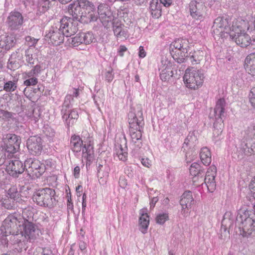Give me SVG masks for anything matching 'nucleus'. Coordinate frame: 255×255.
<instances>
[{"instance_id": "4be33fe9", "label": "nucleus", "mask_w": 255, "mask_h": 255, "mask_svg": "<svg viewBox=\"0 0 255 255\" xmlns=\"http://www.w3.org/2000/svg\"><path fill=\"white\" fill-rule=\"evenodd\" d=\"M98 13L103 25H106L113 20V13L107 4H100L98 7Z\"/></svg>"}, {"instance_id": "37998d69", "label": "nucleus", "mask_w": 255, "mask_h": 255, "mask_svg": "<svg viewBox=\"0 0 255 255\" xmlns=\"http://www.w3.org/2000/svg\"><path fill=\"white\" fill-rule=\"evenodd\" d=\"M83 43L89 44L95 39L93 34L91 32H80Z\"/></svg>"}, {"instance_id": "f8f14e48", "label": "nucleus", "mask_w": 255, "mask_h": 255, "mask_svg": "<svg viewBox=\"0 0 255 255\" xmlns=\"http://www.w3.org/2000/svg\"><path fill=\"white\" fill-rule=\"evenodd\" d=\"M191 16L196 20H203L206 14L207 7L203 0H192L189 3Z\"/></svg>"}, {"instance_id": "bf43d9fd", "label": "nucleus", "mask_w": 255, "mask_h": 255, "mask_svg": "<svg viewBox=\"0 0 255 255\" xmlns=\"http://www.w3.org/2000/svg\"><path fill=\"white\" fill-rule=\"evenodd\" d=\"M38 82V79L36 77L28 78L24 82V84L26 86L35 85Z\"/></svg>"}, {"instance_id": "c03bdc74", "label": "nucleus", "mask_w": 255, "mask_h": 255, "mask_svg": "<svg viewBox=\"0 0 255 255\" xmlns=\"http://www.w3.org/2000/svg\"><path fill=\"white\" fill-rule=\"evenodd\" d=\"M149 217L147 218L145 217H140L139 219L140 230L141 232L145 234L146 232L147 228L149 225Z\"/></svg>"}, {"instance_id": "774afa93", "label": "nucleus", "mask_w": 255, "mask_h": 255, "mask_svg": "<svg viewBox=\"0 0 255 255\" xmlns=\"http://www.w3.org/2000/svg\"><path fill=\"white\" fill-rule=\"evenodd\" d=\"M41 69V67L40 65L36 64L35 66L33 67V68L31 69L32 72L37 76L40 73Z\"/></svg>"}, {"instance_id": "69168bd1", "label": "nucleus", "mask_w": 255, "mask_h": 255, "mask_svg": "<svg viewBox=\"0 0 255 255\" xmlns=\"http://www.w3.org/2000/svg\"><path fill=\"white\" fill-rule=\"evenodd\" d=\"M153 17L158 18L161 15V9L150 10Z\"/></svg>"}, {"instance_id": "8fccbe9b", "label": "nucleus", "mask_w": 255, "mask_h": 255, "mask_svg": "<svg viewBox=\"0 0 255 255\" xmlns=\"http://www.w3.org/2000/svg\"><path fill=\"white\" fill-rule=\"evenodd\" d=\"M25 44L29 46L28 48H32V47L35 46L39 39L30 36H27L25 37Z\"/></svg>"}, {"instance_id": "7ed1b4c3", "label": "nucleus", "mask_w": 255, "mask_h": 255, "mask_svg": "<svg viewBox=\"0 0 255 255\" xmlns=\"http://www.w3.org/2000/svg\"><path fill=\"white\" fill-rule=\"evenodd\" d=\"M232 28L230 37L235 41L237 45L242 47H246L250 44L255 46V43L253 44L255 39L252 40L250 35L245 32L246 30L249 28L247 21L241 18L237 19L233 22Z\"/></svg>"}, {"instance_id": "052dcab7", "label": "nucleus", "mask_w": 255, "mask_h": 255, "mask_svg": "<svg viewBox=\"0 0 255 255\" xmlns=\"http://www.w3.org/2000/svg\"><path fill=\"white\" fill-rule=\"evenodd\" d=\"M113 69H110L105 73V79L108 82H111L114 79V75L113 73Z\"/></svg>"}, {"instance_id": "a211bd4d", "label": "nucleus", "mask_w": 255, "mask_h": 255, "mask_svg": "<svg viewBox=\"0 0 255 255\" xmlns=\"http://www.w3.org/2000/svg\"><path fill=\"white\" fill-rule=\"evenodd\" d=\"M6 163V171L13 177H18L24 171V165L19 160L7 159Z\"/></svg>"}, {"instance_id": "f3484780", "label": "nucleus", "mask_w": 255, "mask_h": 255, "mask_svg": "<svg viewBox=\"0 0 255 255\" xmlns=\"http://www.w3.org/2000/svg\"><path fill=\"white\" fill-rule=\"evenodd\" d=\"M29 152L33 155H40L43 149V141L39 136H31L26 142Z\"/></svg>"}, {"instance_id": "ea45409f", "label": "nucleus", "mask_w": 255, "mask_h": 255, "mask_svg": "<svg viewBox=\"0 0 255 255\" xmlns=\"http://www.w3.org/2000/svg\"><path fill=\"white\" fill-rule=\"evenodd\" d=\"M118 147L119 149H117L116 154L119 159L123 161H126L128 157V149L126 143H125V147H123L121 144L118 145Z\"/></svg>"}, {"instance_id": "49530a36", "label": "nucleus", "mask_w": 255, "mask_h": 255, "mask_svg": "<svg viewBox=\"0 0 255 255\" xmlns=\"http://www.w3.org/2000/svg\"><path fill=\"white\" fill-rule=\"evenodd\" d=\"M14 115H15V114L0 109V119L4 121H9L10 119L13 118Z\"/></svg>"}, {"instance_id": "f03ea898", "label": "nucleus", "mask_w": 255, "mask_h": 255, "mask_svg": "<svg viewBox=\"0 0 255 255\" xmlns=\"http://www.w3.org/2000/svg\"><path fill=\"white\" fill-rule=\"evenodd\" d=\"M129 134L131 141L139 148L142 146L141 130L144 126L142 112L140 107L135 111H130L128 115Z\"/></svg>"}, {"instance_id": "412c9836", "label": "nucleus", "mask_w": 255, "mask_h": 255, "mask_svg": "<svg viewBox=\"0 0 255 255\" xmlns=\"http://www.w3.org/2000/svg\"><path fill=\"white\" fill-rule=\"evenodd\" d=\"M216 167L212 165L208 169L205 177H203L204 184L210 192H213L216 189L215 178L216 176Z\"/></svg>"}, {"instance_id": "58836bf2", "label": "nucleus", "mask_w": 255, "mask_h": 255, "mask_svg": "<svg viewBox=\"0 0 255 255\" xmlns=\"http://www.w3.org/2000/svg\"><path fill=\"white\" fill-rule=\"evenodd\" d=\"M32 48H28L25 51V60L31 66H33L37 61V59L35 55L32 54Z\"/></svg>"}, {"instance_id": "a19ab883", "label": "nucleus", "mask_w": 255, "mask_h": 255, "mask_svg": "<svg viewBox=\"0 0 255 255\" xmlns=\"http://www.w3.org/2000/svg\"><path fill=\"white\" fill-rule=\"evenodd\" d=\"M22 215L23 219L24 220L23 223H26V222H32L33 213L31 211V207H28L24 209L22 211Z\"/></svg>"}, {"instance_id": "473e14b6", "label": "nucleus", "mask_w": 255, "mask_h": 255, "mask_svg": "<svg viewBox=\"0 0 255 255\" xmlns=\"http://www.w3.org/2000/svg\"><path fill=\"white\" fill-rule=\"evenodd\" d=\"M188 47V41L186 39H178L174 41L170 46L171 50L177 51V50L183 49Z\"/></svg>"}, {"instance_id": "864d4df0", "label": "nucleus", "mask_w": 255, "mask_h": 255, "mask_svg": "<svg viewBox=\"0 0 255 255\" xmlns=\"http://www.w3.org/2000/svg\"><path fill=\"white\" fill-rule=\"evenodd\" d=\"M62 118L65 120L66 124L68 127V122L70 121L71 116L70 115V110L62 109Z\"/></svg>"}, {"instance_id": "72a5a7b5", "label": "nucleus", "mask_w": 255, "mask_h": 255, "mask_svg": "<svg viewBox=\"0 0 255 255\" xmlns=\"http://www.w3.org/2000/svg\"><path fill=\"white\" fill-rule=\"evenodd\" d=\"M190 173L192 176H200V182L203 181L204 171L201 168L199 164L194 162L191 164L190 168Z\"/></svg>"}, {"instance_id": "f257e3e1", "label": "nucleus", "mask_w": 255, "mask_h": 255, "mask_svg": "<svg viewBox=\"0 0 255 255\" xmlns=\"http://www.w3.org/2000/svg\"><path fill=\"white\" fill-rule=\"evenodd\" d=\"M23 231L10 237V241L15 246V249L18 252L23 250H26L28 248V242L34 241L39 237L40 231L36 225L32 222L23 223Z\"/></svg>"}, {"instance_id": "0eeeda50", "label": "nucleus", "mask_w": 255, "mask_h": 255, "mask_svg": "<svg viewBox=\"0 0 255 255\" xmlns=\"http://www.w3.org/2000/svg\"><path fill=\"white\" fill-rule=\"evenodd\" d=\"M248 213L240 211L237 216V223L241 230V234L248 237L255 231V216H248Z\"/></svg>"}, {"instance_id": "dca6fc26", "label": "nucleus", "mask_w": 255, "mask_h": 255, "mask_svg": "<svg viewBox=\"0 0 255 255\" xmlns=\"http://www.w3.org/2000/svg\"><path fill=\"white\" fill-rule=\"evenodd\" d=\"M24 21V17L22 13L14 10L9 13L6 22L10 30H15L21 27Z\"/></svg>"}, {"instance_id": "ddd939ff", "label": "nucleus", "mask_w": 255, "mask_h": 255, "mask_svg": "<svg viewBox=\"0 0 255 255\" xmlns=\"http://www.w3.org/2000/svg\"><path fill=\"white\" fill-rule=\"evenodd\" d=\"M15 214H10L3 221L0 230L3 233V235L7 236L9 235H15L17 227L20 226L19 220Z\"/></svg>"}, {"instance_id": "de8ad7c7", "label": "nucleus", "mask_w": 255, "mask_h": 255, "mask_svg": "<svg viewBox=\"0 0 255 255\" xmlns=\"http://www.w3.org/2000/svg\"><path fill=\"white\" fill-rule=\"evenodd\" d=\"M43 132L45 136L48 137L50 140L55 136V134L54 130L48 126L44 127Z\"/></svg>"}, {"instance_id": "1a4fd4ad", "label": "nucleus", "mask_w": 255, "mask_h": 255, "mask_svg": "<svg viewBox=\"0 0 255 255\" xmlns=\"http://www.w3.org/2000/svg\"><path fill=\"white\" fill-rule=\"evenodd\" d=\"M92 6L93 3L87 0H77L68 6V11L72 19L81 22L85 10L93 8Z\"/></svg>"}, {"instance_id": "423d86ee", "label": "nucleus", "mask_w": 255, "mask_h": 255, "mask_svg": "<svg viewBox=\"0 0 255 255\" xmlns=\"http://www.w3.org/2000/svg\"><path fill=\"white\" fill-rule=\"evenodd\" d=\"M204 79L205 76L203 71L193 67L187 68L183 76V80L186 87L194 90H196L202 86Z\"/></svg>"}, {"instance_id": "680f3d73", "label": "nucleus", "mask_w": 255, "mask_h": 255, "mask_svg": "<svg viewBox=\"0 0 255 255\" xmlns=\"http://www.w3.org/2000/svg\"><path fill=\"white\" fill-rule=\"evenodd\" d=\"M67 210L68 213L71 212V213H74V205L72 202V198L70 197L68 198V200L67 201Z\"/></svg>"}, {"instance_id": "bb28decb", "label": "nucleus", "mask_w": 255, "mask_h": 255, "mask_svg": "<svg viewBox=\"0 0 255 255\" xmlns=\"http://www.w3.org/2000/svg\"><path fill=\"white\" fill-rule=\"evenodd\" d=\"M245 68L249 74L255 75V52L250 54L246 58Z\"/></svg>"}, {"instance_id": "2f4dec72", "label": "nucleus", "mask_w": 255, "mask_h": 255, "mask_svg": "<svg viewBox=\"0 0 255 255\" xmlns=\"http://www.w3.org/2000/svg\"><path fill=\"white\" fill-rule=\"evenodd\" d=\"M200 156L201 161L204 165L208 166L211 163L212 161L211 153L209 148L207 147L201 148Z\"/></svg>"}, {"instance_id": "5701e85b", "label": "nucleus", "mask_w": 255, "mask_h": 255, "mask_svg": "<svg viewBox=\"0 0 255 255\" xmlns=\"http://www.w3.org/2000/svg\"><path fill=\"white\" fill-rule=\"evenodd\" d=\"M162 65L159 70L160 71V78L162 81H167L172 77L173 73L170 63L167 61H161Z\"/></svg>"}, {"instance_id": "603ef678", "label": "nucleus", "mask_w": 255, "mask_h": 255, "mask_svg": "<svg viewBox=\"0 0 255 255\" xmlns=\"http://www.w3.org/2000/svg\"><path fill=\"white\" fill-rule=\"evenodd\" d=\"M168 219L167 213H162L158 214L156 218V222L159 224H163Z\"/></svg>"}, {"instance_id": "7c9ffc66", "label": "nucleus", "mask_w": 255, "mask_h": 255, "mask_svg": "<svg viewBox=\"0 0 255 255\" xmlns=\"http://www.w3.org/2000/svg\"><path fill=\"white\" fill-rule=\"evenodd\" d=\"M187 48L185 50H177V51L171 50V54L172 55L173 59L178 63H182L186 62V59L187 56Z\"/></svg>"}, {"instance_id": "393cba45", "label": "nucleus", "mask_w": 255, "mask_h": 255, "mask_svg": "<svg viewBox=\"0 0 255 255\" xmlns=\"http://www.w3.org/2000/svg\"><path fill=\"white\" fill-rule=\"evenodd\" d=\"M228 25V20L226 18L218 17L215 19L212 26L213 32L215 34L220 35L224 31Z\"/></svg>"}, {"instance_id": "2eb2a0df", "label": "nucleus", "mask_w": 255, "mask_h": 255, "mask_svg": "<svg viewBox=\"0 0 255 255\" xmlns=\"http://www.w3.org/2000/svg\"><path fill=\"white\" fill-rule=\"evenodd\" d=\"M4 143V150L10 153H14L19 148L21 138L19 136L13 133H7L3 136Z\"/></svg>"}, {"instance_id": "338daca9", "label": "nucleus", "mask_w": 255, "mask_h": 255, "mask_svg": "<svg viewBox=\"0 0 255 255\" xmlns=\"http://www.w3.org/2000/svg\"><path fill=\"white\" fill-rule=\"evenodd\" d=\"M70 94L68 95H71L72 97H77L79 95V88H72L69 90Z\"/></svg>"}, {"instance_id": "c756f323", "label": "nucleus", "mask_w": 255, "mask_h": 255, "mask_svg": "<svg viewBox=\"0 0 255 255\" xmlns=\"http://www.w3.org/2000/svg\"><path fill=\"white\" fill-rule=\"evenodd\" d=\"M93 8L89 10H85L83 18H82L81 22L88 23L92 21H96L99 17L98 13L95 11V6L93 3Z\"/></svg>"}, {"instance_id": "4c0bfd02", "label": "nucleus", "mask_w": 255, "mask_h": 255, "mask_svg": "<svg viewBox=\"0 0 255 255\" xmlns=\"http://www.w3.org/2000/svg\"><path fill=\"white\" fill-rule=\"evenodd\" d=\"M97 175L99 178V181L101 184L104 185L107 181V179L109 176V168L105 166L104 169H99L97 171Z\"/></svg>"}, {"instance_id": "9b49d317", "label": "nucleus", "mask_w": 255, "mask_h": 255, "mask_svg": "<svg viewBox=\"0 0 255 255\" xmlns=\"http://www.w3.org/2000/svg\"><path fill=\"white\" fill-rule=\"evenodd\" d=\"M45 169V166L36 158H28L24 162V170L31 179L39 177Z\"/></svg>"}, {"instance_id": "13d9d810", "label": "nucleus", "mask_w": 255, "mask_h": 255, "mask_svg": "<svg viewBox=\"0 0 255 255\" xmlns=\"http://www.w3.org/2000/svg\"><path fill=\"white\" fill-rule=\"evenodd\" d=\"M249 99L252 106L255 109V87L251 89L249 94Z\"/></svg>"}, {"instance_id": "e2e57ef3", "label": "nucleus", "mask_w": 255, "mask_h": 255, "mask_svg": "<svg viewBox=\"0 0 255 255\" xmlns=\"http://www.w3.org/2000/svg\"><path fill=\"white\" fill-rule=\"evenodd\" d=\"M249 188L251 191V193L253 196V198H255V177L252 180Z\"/></svg>"}, {"instance_id": "20e7f679", "label": "nucleus", "mask_w": 255, "mask_h": 255, "mask_svg": "<svg viewBox=\"0 0 255 255\" xmlns=\"http://www.w3.org/2000/svg\"><path fill=\"white\" fill-rule=\"evenodd\" d=\"M70 148L76 156L82 155L83 158L90 162L94 157L93 146L83 142L79 135L74 134L70 138Z\"/></svg>"}, {"instance_id": "aec40b11", "label": "nucleus", "mask_w": 255, "mask_h": 255, "mask_svg": "<svg viewBox=\"0 0 255 255\" xmlns=\"http://www.w3.org/2000/svg\"><path fill=\"white\" fill-rule=\"evenodd\" d=\"M193 202L192 193L189 191L184 192L180 200V205L181 206V214L183 217H186L189 215Z\"/></svg>"}, {"instance_id": "4468645a", "label": "nucleus", "mask_w": 255, "mask_h": 255, "mask_svg": "<svg viewBox=\"0 0 255 255\" xmlns=\"http://www.w3.org/2000/svg\"><path fill=\"white\" fill-rule=\"evenodd\" d=\"M66 37H70L78 30V21L71 17L64 16L58 23Z\"/></svg>"}, {"instance_id": "f704fd0d", "label": "nucleus", "mask_w": 255, "mask_h": 255, "mask_svg": "<svg viewBox=\"0 0 255 255\" xmlns=\"http://www.w3.org/2000/svg\"><path fill=\"white\" fill-rule=\"evenodd\" d=\"M201 53L203 52L199 51H194L193 53L190 52L189 55L187 54L186 62H190L192 64L199 63L203 57L202 55L200 54Z\"/></svg>"}, {"instance_id": "39448f33", "label": "nucleus", "mask_w": 255, "mask_h": 255, "mask_svg": "<svg viewBox=\"0 0 255 255\" xmlns=\"http://www.w3.org/2000/svg\"><path fill=\"white\" fill-rule=\"evenodd\" d=\"M55 191L50 188H44L36 190L33 194L32 200L38 206L52 208L57 203Z\"/></svg>"}, {"instance_id": "9d476101", "label": "nucleus", "mask_w": 255, "mask_h": 255, "mask_svg": "<svg viewBox=\"0 0 255 255\" xmlns=\"http://www.w3.org/2000/svg\"><path fill=\"white\" fill-rule=\"evenodd\" d=\"M241 143V150L246 155L255 153V123L248 128Z\"/></svg>"}, {"instance_id": "3c124183", "label": "nucleus", "mask_w": 255, "mask_h": 255, "mask_svg": "<svg viewBox=\"0 0 255 255\" xmlns=\"http://www.w3.org/2000/svg\"><path fill=\"white\" fill-rule=\"evenodd\" d=\"M70 115L71 116V119L70 121L68 122V128L73 125L75 120L78 117V112L74 110H70Z\"/></svg>"}, {"instance_id": "6e6d98bb", "label": "nucleus", "mask_w": 255, "mask_h": 255, "mask_svg": "<svg viewBox=\"0 0 255 255\" xmlns=\"http://www.w3.org/2000/svg\"><path fill=\"white\" fill-rule=\"evenodd\" d=\"M5 152L4 149L0 146V166L7 162V159L6 158Z\"/></svg>"}, {"instance_id": "4d7b16f0", "label": "nucleus", "mask_w": 255, "mask_h": 255, "mask_svg": "<svg viewBox=\"0 0 255 255\" xmlns=\"http://www.w3.org/2000/svg\"><path fill=\"white\" fill-rule=\"evenodd\" d=\"M150 10L161 9V3L158 0H152L150 3Z\"/></svg>"}, {"instance_id": "6e6552de", "label": "nucleus", "mask_w": 255, "mask_h": 255, "mask_svg": "<svg viewBox=\"0 0 255 255\" xmlns=\"http://www.w3.org/2000/svg\"><path fill=\"white\" fill-rule=\"evenodd\" d=\"M226 101L224 99H219L213 110V115L210 114L211 118H214L215 121L214 123L213 134L215 136H218L222 132L224 128L222 117L225 113V107Z\"/></svg>"}, {"instance_id": "b1692460", "label": "nucleus", "mask_w": 255, "mask_h": 255, "mask_svg": "<svg viewBox=\"0 0 255 255\" xmlns=\"http://www.w3.org/2000/svg\"><path fill=\"white\" fill-rule=\"evenodd\" d=\"M22 59V54L19 52V49L13 52L8 59L7 64V68L11 70L18 69L21 65Z\"/></svg>"}, {"instance_id": "a878e982", "label": "nucleus", "mask_w": 255, "mask_h": 255, "mask_svg": "<svg viewBox=\"0 0 255 255\" xmlns=\"http://www.w3.org/2000/svg\"><path fill=\"white\" fill-rule=\"evenodd\" d=\"M198 143L197 136L193 132H189L187 137L185 138L184 142L182 146L184 151L186 152V154L189 149L195 150L196 149V145Z\"/></svg>"}, {"instance_id": "c9c22d12", "label": "nucleus", "mask_w": 255, "mask_h": 255, "mask_svg": "<svg viewBox=\"0 0 255 255\" xmlns=\"http://www.w3.org/2000/svg\"><path fill=\"white\" fill-rule=\"evenodd\" d=\"M124 25L117 23L113 25V31L115 35L118 38H125L127 35V31L124 28Z\"/></svg>"}, {"instance_id": "5fc2aeb1", "label": "nucleus", "mask_w": 255, "mask_h": 255, "mask_svg": "<svg viewBox=\"0 0 255 255\" xmlns=\"http://www.w3.org/2000/svg\"><path fill=\"white\" fill-rule=\"evenodd\" d=\"M73 100L71 95H67L65 98L62 106V109H67L70 107L71 101Z\"/></svg>"}, {"instance_id": "cd10ccee", "label": "nucleus", "mask_w": 255, "mask_h": 255, "mask_svg": "<svg viewBox=\"0 0 255 255\" xmlns=\"http://www.w3.org/2000/svg\"><path fill=\"white\" fill-rule=\"evenodd\" d=\"M15 36L12 34L5 35L1 37L0 40V47L5 50H9L13 47L16 43Z\"/></svg>"}, {"instance_id": "79ce46f5", "label": "nucleus", "mask_w": 255, "mask_h": 255, "mask_svg": "<svg viewBox=\"0 0 255 255\" xmlns=\"http://www.w3.org/2000/svg\"><path fill=\"white\" fill-rule=\"evenodd\" d=\"M5 195L16 202L20 196L17 188L14 186L10 188Z\"/></svg>"}, {"instance_id": "e433bc0d", "label": "nucleus", "mask_w": 255, "mask_h": 255, "mask_svg": "<svg viewBox=\"0 0 255 255\" xmlns=\"http://www.w3.org/2000/svg\"><path fill=\"white\" fill-rule=\"evenodd\" d=\"M17 82L18 80L15 78H13L12 80L5 81L4 80L3 90L8 93L14 92L17 88Z\"/></svg>"}, {"instance_id": "a18cd8bd", "label": "nucleus", "mask_w": 255, "mask_h": 255, "mask_svg": "<svg viewBox=\"0 0 255 255\" xmlns=\"http://www.w3.org/2000/svg\"><path fill=\"white\" fill-rule=\"evenodd\" d=\"M50 0H40L37 6L38 10L40 13L44 12L49 7Z\"/></svg>"}, {"instance_id": "c85d7f7f", "label": "nucleus", "mask_w": 255, "mask_h": 255, "mask_svg": "<svg viewBox=\"0 0 255 255\" xmlns=\"http://www.w3.org/2000/svg\"><path fill=\"white\" fill-rule=\"evenodd\" d=\"M16 206V202L5 194L0 197V208L1 209L14 210Z\"/></svg>"}, {"instance_id": "6ab92c4d", "label": "nucleus", "mask_w": 255, "mask_h": 255, "mask_svg": "<svg viewBox=\"0 0 255 255\" xmlns=\"http://www.w3.org/2000/svg\"><path fill=\"white\" fill-rule=\"evenodd\" d=\"M65 36L62 30L58 25L51 26L48 33L45 35V37L50 40V42L55 45H58L64 41Z\"/></svg>"}, {"instance_id": "0e129e2a", "label": "nucleus", "mask_w": 255, "mask_h": 255, "mask_svg": "<svg viewBox=\"0 0 255 255\" xmlns=\"http://www.w3.org/2000/svg\"><path fill=\"white\" fill-rule=\"evenodd\" d=\"M193 182L195 186H198L200 185V184L203 186L204 184V181L202 182H200V176H193Z\"/></svg>"}, {"instance_id": "09e8293b", "label": "nucleus", "mask_w": 255, "mask_h": 255, "mask_svg": "<svg viewBox=\"0 0 255 255\" xmlns=\"http://www.w3.org/2000/svg\"><path fill=\"white\" fill-rule=\"evenodd\" d=\"M71 44L74 47L79 46V45L83 44L82 37L81 36V33L77 34L74 37L71 38Z\"/></svg>"}]
</instances>
